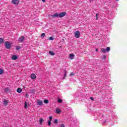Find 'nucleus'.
<instances>
[{
    "instance_id": "393cba45",
    "label": "nucleus",
    "mask_w": 127,
    "mask_h": 127,
    "mask_svg": "<svg viewBox=\"0 0 127 127\" xmlns=\"http://www.w3.org/2000/svg\"><path fill=\"white\" fill-rule=\"evenodd\" d=\"M49 40H54V38L53 37H49Z\"/></svg>"
},
{
    "instance_id": "e433bc0d",
    "label": "nucleus",
    "mask_w": 127,
    "mask_h": 127,
    "mask_svg": "<svg viewBox=\"0 0 127 127\" xmlns=\"http://www.w3.org/2000/svg\"><path fill=\"white\" fill-rule=\"evenodd\" d=\"M96 52H98V49H96Z\"/></svg>"
},
{
    "instance_id": "412c9836",
    "label": "nucleus",
    "mask_w": 127,
    "mask_h": 127,
    "mask_svg": "<svg viewBox=\"0 0 127 127\" xmlns=\"http://www.w3.org/2000/svg\"><path fill=\"white\" fill-rule=\"evenodd\" d=\"M2 43H3V39L0 38V44H2Z\"/></svg>"
},
{
    "instance_id": "9d476101",
    "label": "nucleus",
    "mask_w": 127,
    "mask_h": 127,
    "mask_svg": "<svg viewBox=\"0 0 127 127\" xmlns=\"http://www.w3.org/2000/svg\"><path fill=\"white\" fill-rule=\"evenodd\" d=\"M3 104L4 106H7L8 102H7V100H4L3 101Z\"/></svg>"
},
{
    "instance_id": "473e14b6",
    "label": "nucleus",
    "mask_w": 127,
    "mask_h": 127,
    "mask_svg": "<svg viewBox=\"0 0 127 127\" xmlns=\"http://www.w3.org/2000/svg\"><path fill=\"white\" fill-rule=\"evenodd\" d=\"M99 17V16H98V14H96V19L98 20V18Z\"/></svg>"
},
{
    "instance_id": "72a5a7b5",
    "label": "nucleus",
    "mask_w": 127,
    "mask_h": 127,
    "mask_svg": "<svg viewBox=\"0 0 127 127\" xmlns=\"http://www.w3.org/2000/svg\"><path fill=\"white\" fill-rule=\"evenodd\" d=\"M61 127H65V126L64 125V124H62Z\"/></svg>"
},
{
    "instance_id": "6e6552de",
    "label": "nucleus",
    "mask_w": 127,
    "mask_h": 127,
    "mask_svg": "<svg viewBox=\"0 0 127 127\" xmlns=\"http://www.w3.org/2000/svg\"><path fill=\"white\" fill-rule=\"evenodd\" d=\"M31 78L32 80H34L35 79H36V75L35 74H32L31 75Z\"/></svg>"
},
{
    "instance_id": "6ab92c4d",
    "label": "nucleus",
    "mask_w": 127,
    "mask_h": 127,
    "mask_svg": "<svg viewBox=\"0 0 127 127\" xmlns=\"http://www.w3.org/2000/svg\"><path fill=\"white\" fill-rule=\"evenodd\" d=\"M3 74V70L0 68V75H2Z\"/></svg>"
},
{
    "instance_id": "39448f33",
    "label": "nucleus",
    "mask_w": 127,
    "mask_h": 127,
    "mask_svg": "<svg viewBox=\"0 0 127 127\" xmlns=\"http://www.w3.org/2000/svg\"><path fill=\"white\" fill-rule=\"evenodd\" d=\"M66 15V13L65 12H62L61 13L59 14V17H63Z\"/></svg>"
},
{
    "instance_id": "dca6fc26",
    "label": "nucleus",
    "mask_w": 127,
    "mask_h": 127,
    "mask_svg": "<svg viewBox=\"0 0 127 127\" xmlns=\"http://www.w3.org/2000/svg\"><path fill=\"white\" fill-rule=\"evenodd\" d=\"M43 121H44V120H43V119L40 118V120L39 121L40 125H42V123H43Z\"/></svg>"
},
{
    "instance_id": "c756f323",
    "label": "nucleus",
    "mask_w": 127,
    "mask_h": 127,
    "mask_svg": "<svg viewBox=\"0 0 127 127\" xmlns=\"http://www.w3.org/2000/svg\"><path fill=\"white\" fill-rule=\"evenodd\" d=\"M65 74H64V77H66L67 76V70H64Z\"/></svg>"
},
{
    "instance_id": "4be33fe9",
    "label": "nucleus",
    "mask_w": 127,
    "mask_h": 127,
    "mask_svg": "<svg viewBox=\"0 0 127 127\" xmlns=\"http://www.w3.org/2000/svg\"><path fill=\"white\" fill-rule=\"evenodd\" d=\"M50 120L49 121L51 122L52 121V119H53V117L52 116L49 117Z\"/></svg>"
},
{
    "instance_id": "2eb2a0df",
    "label": "nucleus",
    "mask_w": 127,
    "mask_h": 127,
    "mask_svg": "<svg viewBox=\"0 0 127 127\" xmlns=\"http://www.w3.org/2000/svg\"><path fill=\"white\" fill-rule=\"evenodd\" d=\"M22 92V89L20 88H18L17 89V93H21Z\"/></svg>"
},
{
    "instance_id": "9b49d317",
    "label": "nucleus",
    "mask_w": 127,
    "mask_h": 127,
    "mask_svg": "<svg viewBox=\"0 0 127 127\" xmlns=\"http://www.w3.org/2000/svg\"><path fill=\"white\" fill-rule=\"evenodd\" d=\"M52 17H59V14L56 13L54 15H52Z\"/></svg>"
},
{
    "instance_id": "f03ea898",
    "label": "nucleus",
    "mask_w": 127,
    "mask_h": 127,
    "mask_svg": "<svg viewBox=\"0 0 127 127\" xmlns=\"http://www.w3.org/2000/svg\"><path fill=\"white\" fill-rule=\"evenodd\" d=\"M111 50V48L109 47H107L106 48V49H102L101 50V52H102V53H106V52H109V51H110Z\"/></svg>"
},
{
    "instance_id": "f8f14e48",
    "label": "nucleus",
    "mask_w": 127,
    "mask_h": 127,
    "mask_svg": "<svg viewBox=\"0 0 127 127\" xmlns=\"http://www.w3.org/2000/svg\"><path fill=\"white\" fill-rule=\"evenodd\" d=\"M74 54H69V59L73 60L74 59Z\"/></svg>"
},
{
    "instance_id": "c85d7f7f",
    "label": "nucleus",
    "mask_w": 127,
    "mask_h": 127,
    "mask_svg": "<svg viewBox=\"0 0 127 127\" xmlns=\"http://www.w3.org/2000/svg\"><path fill=\"white\" fill-rule=\"evenodd\" d=\"M106 58H107V56L106 55H105L103 56V59H104L105 60V59H106Z\"/></svg>"
},
{
    "instance_id": "cd10ccee",
    "label": "nucleus",
    "mask_w": 127,
    "mask_h": 127,
    "mask_svg": "<svg viewBox=\"0 0 127 127\" xmlns=\"http://www.w3.org/2000/svg\"><path fill=\"white\" fill-rule=\"evenodd\" d=\"M74 75H75V73L74 72H71L70 76H74Z\"/></svg>"
},
{
    "instance_id": "7c9ffc66",
    "label": "nucleus",
    "mask_w": 127,
    "mask_h": 127,
    "mask_svg": "<svg viewBox=\"0 0 127 127\" xmlns=\"http://www.w3.org/2000/svg\"><path fill=\"white\" fill-rule=\"evenodd\" d=\"M20 48H19V47H18V46L16 47V50H19Z\"/></svg>"
},
{
    "instance_id": "a878e982",
    "label": "nucleus",
    "mask_w": 127,
    "mask_h": 127,
    "mask_svg": "<svg viewBox=\"0 0 127 127\" xmlns=\"http://www.w3.org/2000/svg\"><path fill=\"white\" fill-rule=\"evenodd\" d=\"M9 89H8V88H5V92H9Z\"/></svg>"
},
{
    "instance_id": "ddd939ff",
    "label": "nucleus",
    "mask_w": 127,
    "mask_h": 127,
    "mask_svg": "<svg viewBox=\"0 0 127 127\" xmlns=\"http://www.w3.org/2000/svg\"><path fill=\"white\" fill-rule=\"evenodd\" d=\"M17 59V56L16 55H13L12 56V60H16Z\"/></svg>"
},
{
    "instance_id": "a211bd4d",
    "label": "nucleus",
    "mask_w": 127,
    "mask_h": 127,
    "mask_svg": "<svg viewBox=\"0 0 127 127\" xmlns=\"http://www.w3.org/2000/svg\"><path fill=\"white\" fill-rule=\"evenodd\" d=\"M45 37V33H42V34L41 35V38H44V37Z\"/></svg>"
},
{
    "instance_id": "f3484780",
    "label": "nucleus",
    "mask_w": 127,
    "mask_h": 127,
    "mask_svg": "<svg viewBox=\"0 0 127 127\" xmlns=\"http://www.w3.org/2000/svg\"><path fill=\"white\" fill-rule=\"evenodd\" d=\"M28 105V103L26 101L24 103V108L25 109H27V105Z\"/></svg>"
},
{
    "instance_id": "c9c22d12",
    "label": "nucleus",
    "mask_w": 127,
    "mask_h": 127,
    "mask_svg": "<svg viewBox=\"0 0 127 127\" xmlns=\"http://www.w3.org/2000/svg\"><path fill=\"white\" fill-rule=\"evenodd\" d=\"M103 123L105 124V123H107V121L103 122Z\"/></svg>"
},
{
    "instance_id": "5701e85b",
    "label": "nucleus",
    "mask_w": 127,
    "mask_h": 127,
    "mask_svg": "<svg viewBox=\"0 0 127 127\" xmlns=\"http://www.w3.org/2000/svg\"><path fill=\"white\" fill-rule=\"evenodd\" d=\"M54 124H58V120L55 119L54 121Z\"/></svg>"
},
{
    "instance_id": "20e7f679",
    "label": "nucleus",
    "mask_w": 127,
    "mask_h": 127,
    "mask_svg": "<svg viewBox=\"0 0 127 127\" xmlns=\"http://www.w3.org/2000/svg\"><path fill=\"white\" fill-rule=\"evenodd\" d=\"M24 40H25V39L23 36H22L18 38V41H19V42H23Z\"/></svg>"
},
{
    "instance_id": "1a4fd4ad",
    "label": "nucleus",
    "mask_w": 127,
    "mask_h": 127,
    "mask_svg": "<svg viewBox=\"0 0 127 127\" xmlns=\"http://www.w3.org/2000/svg\"><path fill=\"white\" fill-rule=\"evenodd\" d=\"M62 111H61V110H60V109H57L56 110V114H61V113H62Z\"/></svg>"
},
{
    "instance_id": "2f4dec72",
    "label": "nucleus",
    "mask_w": 127,
    "mask_h": 127,
    "mask_svg": "<svg viewBox=\"0 0 127 127\" xmlns=\"http://www.w3.org/2000/svg\"><path fill=\"white\" fill-rule=\"evenodd\" d=\"M90 99L91 100V101H94V98L92 97H90Z\"/></svg>"
},
{
    "instance_id": "423d86ee",
    "label": "nucleus",
    "mask_w": 127,
    "mask_h": 127,
    "mask_svg": "<svg viewBox=\"0 0 127 127\" xmlns=\"http://www.w3.org/2000/svg\"><path fill=\"white\" fill-rule=\"evenodd\" d=\"M11 2L13 4H18L19 3V0H12Z\"/></svg>"
},
{
    "instance_id": "4468645a",
    "label": "nucleus",
    "mask_w": 127,
    "mask_h": 127,
    "mask_svg": "<svg viewBox=\"0 0 127 127\" xmlns=\"http://www.w3.org/2000/svg\"><path fill=\"white\" fill-rule=\"evenodd\" d=\"M49 54H50V55H52V56H54V55H55V53L53 52V51H50L49 52Z\"/></svg>"
},
{
    "instance_id": "aec40b11",
    "label": "nucleus",
    "mask_w": 127,
    "mask_h": 127,
    "mask_svg": "<svg viewBox=\"0 0 127 127\" xmlns=\"http://www.w3.org/2000/svg\"><path fill=\"white\" fill-rule=\"evenodd\" d=\"M44 103L45 104H48L49 103V101H48V100L47 99H45L44 101Z\"/></svg>"
},
{
    "instance_id": "7ed1b4c3",
    "label": "nucleus",
    "mask_w": 127,
    "mask_h": 127,
    "mask_svg": "<svg viewBox=\"0 0 127 127\" xmlns=\"http://www.w3.org/2000/svg\"><path fill=\"white\" fill-rule=\"evenodd\" d=\"M75 37L76 38H79L80 37V32L79 31H76L74 32Z\"/></svg>"
},
{
    "instance_id": "f257e3e1",
    "label": "nucleus",
    "mask_w": 127,
    "mask_h": 127,
    "mask_svg": "<svg viewBox=\"0 0 127 127\" xmlns=\"http://www.w3.org/2000/svg\"><path fill=\"white\" fill-rule=\"evenodd\" d=\"M5 47L6 49H10V48H11V45L10 43H9V42L6 41L5 42Z\"/></svg>"
},
{
    "instance_id": "f704fd0d",
    "label": "nucleus",
    "mask_w": 127,
    "mask_h": 127,
    "mask_svg": "<svg viewBox=\"0 0 127 127\" xmlns=\"http://www.w3.org/2000/svg\"><path fill=\"white\" fill-rule=\"evenodd\" d=\"M42 1H43V2H45V0H42Z\"/></svg>"
},
{
    "instance_id": "0eeeda50",
    "label": "nucleus",
    "mask_w": 127,
    "mask_h": 127,
    "mask_svg": "<svg viewBox=\"0 0 127 127\" xmlns=\"http://www.w3.org/2000/svg\"><path fill=\"white\" fill-rule=\"evenodd\" d=\"M37 105H38V106H42V105H43L42 100H38L37 102Z\"/></svg>"
},
{
    "instance_id": "b1692460",
    "label": "nucleus",
    "mask_w": 127,
    "mask_h": 127,
    "mask_svg": "<svg viewBox=\"0 0 127 127\" xmlns=\"http://www.w3.org/2000/svg\"><path fill=\"white\" fill-rule=\"evenodd\" d=\"M48 125L49 127H50V126H51V121H48Z\"/></svg>"
},
{
    "instance_id": "bb28decb",
    "label": "nucleus",
    "mask_w": 127,
    "mask_h": 127,
    "mask_svg": "<svg viewBox=\"0 0 127 127\" xmlns=\"http://www.w3.org/2000/svg\"><path fill=\"white\" fill-rule=\"evenodd\" d=\"M58 102V103H62V100L61 99H59Z\"/></svg>"
}]
</instances>
